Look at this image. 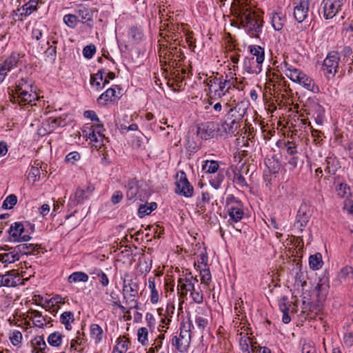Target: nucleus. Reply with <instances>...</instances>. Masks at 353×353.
I'll return each instance as SVG.
<instances>
[{"label": "nucleus", "mask_w": 353, "mask_h": 353, "mask_svg": "<svg viewBox=\"0 0 353 353\" xmlns=\"http://www.w3.org/2000/svg\"><path fill=\"white\" fill-rule=\"evenodd\" d=\"M139 283L136 276L125 273L123 277L122 294L125 303L129 305V310L138 309Z\"/></svg>", "instance_id": "f257e3e1"}, {"label": "nucleus", "mask_w": 353, "mask_h": 353, "mask_svg": "<svg viewBox=\"0 0 353 353\" xmlns=\"http://www.w3.org/2000/svg\"><path fill=\"white\" fill-rule=\"evenodd\" d=\"M283 67L285 75L293 82H295L305 90L313 93H318L320 91L319 87L315 83L314 81L301 70L296 68L293 65L284 61Z\"/></svg>", "instance_id": "f03ea898"}, {"label": "nucleus", "mask_w": 353, "mask_h": 353, "mask_svg": "<svg viewBox=\"0 0 353 353\" xmlns=\"http://www.w3.org/2000/svg\"><path fill=\"white\" fill-rule=\"evenodd\" d=\"M241 23L253 37H259L262 31L263 20L259 15L247 8H243L239 14Z\"/></svg>", "instance_id": "7ed1b4c3"}, {"label": "nucleus", "mask_w": 353, "mask_h": 353, "mask_svg": "<svg viewBox=\"0 0 353 353\" xmlns=\"http://www.w3.org/2000/svg\"><path fill=\"white\" fill-rule=\"evenodd\" d=\"M37 99L38 96L36 92L33 91L31 82L22 78L16 86L15 93L12 95L11 101L22 106L31 104Z\"/></svg>", "instance_id": "20e7f679"}, {"label": "nucleus", "mask_w": 353, "mask_h": 353, "mask_svg": "<svg viewBox=\"0 0 353 353\" xmlns=\"http://www.w3.org/2000/svg\"><path fill=\"white\" fill-rule=\"evenodd\" d=\"M236 81V78L232 77L229 78L228 75L223 78V76L221 75L220 81L212 86V91L210 93L215 98H221L225 96L230 89L235 88Z\"/></svg>", "instance_id": "39448f33"}, {"label": "nucleus", "mask_w": 353, "mask_h": 353, "mask_svg": "<svg viewBox=\"0 0 353 353\" xmlns=\"http://www.w3.org/2000/svg\"><path fill=\"white\" fill-rule=\"evenodd\" d=\"M340 60V54L336 51L330 52L327 54L323 61V70L325 72L327 77H329V75L334 77L338 72V69H343V67L339 65Z\"/></svg>", "instance_id": "423d86ee"}, {"label": "nucleus", "mask_w": 353, "mask_h": 353, "mask_svg": "<svg viewBox=\"0 0 353 353\" xmlns=\"http://www.w3.org/2000/svg\"><path fill=\"white\" fill-rule=\"evenodd\" d=\"M185 325L181 327L179 335L174 336L172 339V345L179 352H185L189 347L191 341V333L190 327L183 329Z\"/></svg>", "instance_id": "0eeeda50"}, {"label": "nucleus", "mask_w": 353, "mask_h": 353, "mask_svg": "<svg viewBox=\"0 0 353 353\" xmlns=\"http://www.w3.org/2000/svg\"><path fill=\"white\" fill-rule=\"evenodd\" d=\"M196 276H193L190 272L179 277L177 281L176 290L181 299L186 298L194 283H197Z\"/></svg>", "instance_id": "6e6552de"}, {"label": "nucleus", "mask_w": 353, "mask_h": 353, "mask_svg": "<svg viewBox=\"0 0 353 353\" xmlns=\"http://www.w3.org/2000/svg\"><path fill=\"white\" fill-rule=\"evenodd\" d=\"M29 279L22 280L17 270H12L7 272L4 274H0V288H14L19 285H24L23 281H28Z\"/></svg>", "instance_id": "1a4fd4ad"}, {"label": "nucleus", "mask_w": 353, "mask_h": 353, "mask_svg": "<svg viewBox=\"0 0 353 353\" xmlns=\"http://www.w3.org/2000/svg\"><path fill=\"white\" fill-rule=\"evenodd\" d=\"M218 123L208 121L202 123L197 126L196 134L202 139L208 140L218 135Z\"/></svg>", "instance_id": "9d476101"}, {"label": "nucleus", "mask_w": 353, "mask_h": 353, "mask_svg": "<svg viewBox=\"0 0 353 353\" xmlns=\"http://www.w3.org/2000/svg\"><path fill=\"white\" fill-rule=\"evenodd\" d=\"M65 123V120H63L61 117H50L43 121L41 125L37 130L38 134L41 137L45 136L46 134L52 132L58 127H63Z\"/></svg>", "instance_id": "9b49d317"}, {"label": "nucleus", "mask_w": 353, "mask_h": 353, "mask_svg": "<svg viewBox=\"0 0 353 353\" xmlns=\"http://www.w3.org/2000/svg\"><path fill=\"white\" fill-rule=\"evenodd\" d=\"M24 227L21 223L15 222L12 224L9 230V239L13 242L28 241L31 237L30 235L23 234Z\"/></svg>", "instance_id": "f8f14e48"}, {"label": "nucleus", "mask_w": 353, "mask_h": 353, "mask_svg": "<svg viewBox=\"0 0 353 353\" xmlns=\"http://www.w3.org/2000/svg\"><path fill=\"white\" fill-rule=\"evenodd\" d=\"M323 16L326 19H332L341 10L343 0H323Z\"/></svg>", "instance_id": "ddd939ff"}, {"label": "nucleus", "mask_w": 353, "mask_h": 353, "mask_svg": "<svg viewBox=\"0 0 353 353\" xmlns=\"http://www.w3.org/2000/svg\"><path fill=\"white\" fill-rule=\"evenodd\" d=\"M39 0H29L21 7L14 10V15L16 20L23 21L27 17L30 15L33 12L37 10V6Z\"/></svg>", "instance_id": "4468645a"}, {"label": "nucleus", "mask_w": 353, "mask_h": 353, "mask_svg": "<svg viewBox=\"0 0 353 353\" xmlns=\"http://www.w3.org/2000/svg\"><path fill=\"white\" fill-rule=\"evenodd\" d=\"M176 193L185 197H190L193 194V187L188 181L183 172H181L179 178L176 181Z\"/></svg>", "instance_id": "2eb2a0df"}, {"label": "nucleus", "mask_w": 353, "mask_h": 353, "mask_svg": "<svg viewBox=\"0 0 353 353\" xmlns=\"http://www.w3.org/2000/svg\"><path fill=\"white\" fill-rule=\"evenodd\" d=\"M165 8H162L161 7H160L159 14L161 15L160 17L162 19L161 27L167 28L168 32H172L174 34H175L174 31L179 30V25L178 23H174L176 20L174 18L173 15L168 16V14L167 13H165ZM174 41L178 39V37L176 34L174 35Z\"/></svg>", "instance_id": "dca6fc26"}, {"label": "nucleus", "mask_w": 353, "mask_h": 353, "mask_svg": "<svg viewBox=\"0 0 353 353\" xmlns=\"http://www.w3.org/2000/svg\"><path fill=\"white\" fill-rule=\"evenodd\" d=\"M311 214L306 205H301L298 210L296 220L294 223V228L302 232L303 228L307 225Z\"/></svg>", "instance_id": "f3484780"}, {"label": "nucleus", "mask_w": 353, "mask_h": 353, "mask_svg": "<svg viewBox=\"0 0 353 353\" xmlns=\"http://www.w3.org/2000/svg\"><path fill=\"white\" fill-rule=\"evenodd\" d=\"M247 110L246 105L241 102L236 104L234 108H230L227 113L228 120L232 121L239 125V121L243 119Z\"/></svg>", "instance_id": "a211bd4d"}, {"label": "nucleus", "mask_w": 353, "mask_h": 353, "mask_svg": "<svg viewBox=\"0 0 353 353\" xmlns=\"http://www.w3.org/2000/svg\"><path fill=\"white\" fill-rule=\"evenodd\" d=\"M125 187L128 200L137 201L139 197V193L141 187L139 181L136 178L130 179L127 181Z\"/></svg>", "instance_id": "6ab92c4d"}, {"label": "nucleus", "mask_w": 353, "mask_h": 353, "mask_svg": "<svg viewBox=\"0 0 353 353\" xmlns=\"http://www.w3.org/2000/svg\"><path fill=\"white\" fill-rule=\"evenodd\" d=\"M309 1L300 0L299 3L294 8V16L295 19L299 22H303L307 16L309 10Z\"/></svg>", "instance_id": "aec40b11"}, {"label": "nucleus", "mask_w": 353, "mask_h": 353, "mask_svg": "<svg viewBox=\"0 0 353 353\" xmlns=\"http://www.w3.org/2000/svg\"><path fill=\"white\" fill-rule=\"evenodd\" d=\"M230 220L236 223L241 221L243 216L244 212L242 205L239 201H235L228 206V209Z\"/></svg>", "instance_id": "412c9836"}, {"label": "nucleus", "mask_w": 353, "mask_h": 353, "mask_svg": "<svg viewBox=\"0 0 353 353\" xmlns=\"http://www.w3.org/2000/svg\"><path fill=\"white\" fill-rule=\"evenodd\" d=\"M5 251H8V252L0 253V261L3 263H14L20 259V256L17 252H16V248H9L6 246V248H2Z\"/></svg>", "instance_id": "4be33fe9"}, {"label": "nucleus", "mask_w": 353, "mask_h": 353, "mask_svg": "<svg viewBox=\"0 0 353 353\" xmlns=\"http://www.w3.org/2000/svg\"><path fill=\"white\" fill-rule=\"evenodd\" d=\"M239 125L226 117L225 121L221 123H218V135L223 137L228 134H232L238 128Z\"/></svg>", "instance_id": "5701e85b"}, {"label": "nucleus", "mask_w": 353, "mask_h": 353, "mask_svg": "<svg viewBox=\"0 0 353 353\" xmlns=\"http://www.w3.org/2000/svg\"><path fill=\"white\" fill-rule=\"evenodd\" d=\"M243 68L248 74H259L262 70V63H259L252 57H245L243 61Z\"/></svg>", "instance_id": "b1692460"}, {"label": "nucleus", "mask_w": 353, "mask_h": 353, "mask_svg": "<svg viewBox=\"0 0 353 353\" xmlns=\"http://www.w3.org/2000/svg\"><path fill=\"white\" fill-rule=\"evenodd\" d=\"M170 46L169 48L166 47L165 48L161 50L160 51V59L161 62H164L165 64H168L171 67H175L177 65V63L175 61L174 54L172 49H171Z\"/></svg>", "instance_id": "393cba45"}, {"label": "nucleus", "mask_w": 353, "mask_h": 353, "mask_svg": "<svg viewBox=\"0 0 353 353\" xmlns=\"http://www.w3.org/2000/svg\"><path fill=\"white\" fill-rule=\"evenodd\" d=\"M116 88L120 91V89L117 85H115L114 88L112 87L108 89L105 92L99 96L97 99L98 103L101 105H105L108 101H112L116 98H119L120 92L117 94Z\"/></svg>", "instance_id": "a878e982"}, {"label": "nucleus", "mask_w": 353, "mask_h": 353, "mask_svg": "<svg viewBox=\"0 0 353 353\" xmlns=\"http://www.w3.org/2000/svg\"><path fill=\"white\" fill-rule=\"evenodd\" d=\"M285 21V14L281 12H273L271 15L272 25L275 30L279 31L282 30Z\"/></svg>", "instance_id": "bb28decb"}, {"label": "nucleus", "mask_w": 353, "mask_h": 353, "mask_svg": "<svg viewBox=\"0 0 353 353\" xmlns=\"http://www.w3.org/2000/svg\"><path fill=\"white\" fill-rule=\"evenodd\" d=\"M90 338L94 341L96 344L100 343L103 337L104 333L102 327L98 324H92L90 327Z\"/></svg>", "instance_id": "cd10ccee"}, {"label": "nucleus", "mask_w": 353, "mask_h": 353, "mask_svg": "<svg viewBox=\"0 0 353 353\" xmlns=\"http://www.w3.org/2000/svg\"><path fill=\"white\" fill-rule=\"evenodd\" d=\"M19 61V54L17 53H12L10 56L7 58L0 66L5 69L8 73L9 71L17 67Z\"/></svg>", "instance_id": "c85d7f7f"}, {"label": "nucleus", "mask_w": 353, "mask_h": 353, "mask_svg": "<svg viewBox=\"0 0 353 353\" xmlns=\"http://www.w3.org/2000/svg\"><path fill=\"white\" fill-rule=\"evenodd\" d=\"M225 170L221 169L216 174H212L209 178L210 185L216 190H218L225 179Z\"/></svg>", "instance_id": "c756f323"}, {"label": "nucleus", "mask_w": 353, "mask_h": 353, "mask_svg": "<svg viewBox=\"0 0 353 353\" xmlns=\"http://www.w3.org/2000/svg\"><path fill=\"white\" fill-rule=\"evenodd\" d=\"M78 18H81L82 23L90 24L92 21V11L83 6H79L76 11Z\"/></svg>", "instance_id": "7c9ffc66"}, {"label": "nucleus", "mask_w": 353, "mask_h": 353, "mask_svg": "<svg viewBox=\"0 0 353 353\" xmlns=\"http://www.w3.org/2000/svg\"><path fill=\"white\" fill-rule=\"evenodd\" d=\"M202 170L205 174H216L221 170L219 162L214 160H205L203 162Z\"/></svg>", "instance_id": "2f4dec72"}, {"label": "nucleus", "mask_w": 353, "mask_h": 353, "mask_svg": "<svg viewBox=\"0 0 353 353\" xmlns=\"http://www.w3.org/2000/svg\"><path fill=\"white\" fill-rule=\"evenodd\" d=\"M250 52L252 58L256 59L259 63H263L265 59L264 49L259 46H250Z\"/></svg>", "instance_id": "473e14b6"}, {"label": "nucleus", "mask_w": 353, "mask_h": 353, "mask_svg": "<svg viewBox=\"0 0 353 353\" xmlns=\"http://www.w3.org/2000/svg\"><path fill=\"white\" fill-rule=\"evenodd\" d=\"M239 344L243 353H250L253 349L257 350L259 346L252 344V340L249 336H243L241 338Z\"/></svg>", "instance_id": "72a5a7b5"}, {"label": "nucleus", "mask_w": 353, "mask_h": 353, "mask_svg": "<svg viewBox=\"0 0 353 353\" xmlns=\"http://www.w3.org/2000/svg\"><path fill=\"white\" fill-rule=\"evenodd\" d=\"M38 245L32 243H23L19 244L15 247L16 252H18L19 256L23 254H30L37 248Z\"/></svg>", "instance_id": "f704fd0d"}, {"label": "nucleus", "mask_w": 353, "mask_h": 353, "mask_svg": "<svg viewBox=\"0 0 353 353\" xmlns=\"http://www.w3.org/2000/svg\"><path fill=\"white\" fill-rule=\"evenodd\" d=\"M148 288L151 290V294H150L151 303L153 304L157 303L159 300V292L156 288L154 277L150 276L148 278Z\"/></svg>", "instance_id": "c9c22d12"}, {"label": "nucleus", "mask_w": 353, "mask_h": 353, "mask_svg": "<svg viewBox=\"0 0 353 353\" xmlns=\"http://www.w3.org/2000/svg\"><path fill=\"white\" fill-rule=\"evenodd\" d=\"M103 71L99 70L95 74L91 75L90 77V85L97 91H99L103 89Z\"/></svg>", "instance_id": "e433bc0d"}, {"label": "nucleus", "mask_w": 353, "mask_h": 353, "mask_svg": "<svg viewBox=\"0 0 353 353\" xmlns=\"http://www.w3.org/2000/svg\"><path fill=\"white\" fill-rule=\"evenodd\" d=\"M88 281V276L83 272H75L71 274L68 278V281L70 283L78 282H87Z\"/></svg>", "instance_id": "4c0bfd02"}, {"label": "nucleus", "mask_w": 353, "mask_h": 353, "mask_svg": "<svg viewBox=\"0 0 353 353\" xmlns=\"http://www.w3.org/2000/svg\"><path fill=\"white\" fill-rule=\"evenodd\" d=\"M74 320V314L72 312H64L61 314L60 321L63 325H64L65 328L68 330H70L72 329L70 322H73Z\"/></svg>", "instance_id": "58836bf2"}, {"label": "nucleus", "mask_w": 353, "mask_h": 353, "mask_svg": "<svg viewBox=\"0 0 353 353\" xmlns=\"http://www.w3.org/2000/svg\"><path fill=\"white\" fill-rule=\"evenodd\" d=\"M85 136L90 140L96 148H101L103 145V140L105 139L104 135H99L97 133L90 132Z\"/></svg>", "instance_id": "ea45409f"}, {"label": "nucleus", "mask_w": 353, "mask_h": 353, "mask_svg": "<svg viewBox=\"0 0 353 353\" xmlns=\"http://www.w3.org/2000/svg\"><path fill=\"white\" fill-rule=\"evenodd\" d=\"M309 265L312 270H319L323 265L321 254L316 253L311 255L309 258Z\"/></svg>", "instance_id": "a19ab883"}, {"label": "nucleus", "mask_w": 353, "mask_h": 353, "mask_svg": "<svg viewBox=\"0 0 353 353\" xmlns=\"http://www.w3.org/2000/svg\"><path fill=\"white\" fill-rule=\"evenodd\" d=\"M287 298L283 297L279 303V307L281 311L283 312L282 321L285 324H288L290 322L291 318L288 314L289 308L286 305Z\"/></svg>", "instance_id": "79ce46f5"}, {"label": "nucleus", "mask_w": 353, "mask_h": 353, "mask_svg": "<svg viewBox=\"0 0 353 353\" xmlns=\"http://www.w3.org/2000/svg\"><path fill=\"white\" fill-rule=\"evenodd\" d=\"M157 207V205L154 202H152L148 205H141L138 210V214L140 217H143L150 214Z\"/></svg>", "instance_id": "37998d69"}, {"label": "nucleus", "mask_w": 353, "mask_h": 353, "mask_svg": "<svg viewBox=\"0 0 353 353\" xmlns=\"http://www.w3.org/2000/svg\"><path fill=\"white\" fill-rule=\"evenodd\" d=\"M86 192L83 189H77L73 196L70 199V203L73 205H77L78 203H81L85 198L87 197L85 195Z\"/></svg>", "instance_id": "c03bdc74"}, {"label": "nucleus", "mask_w": 353, "mask_h": 353, "mask_svg": "<svg viewBox=\"0 0 353 353\" xmlns=\"http://www.w3.org/2000/svg\"><path fill=\"white\" fill-rule=\"evenodd\" d=\"M344 57L341 63H347V67L345 68L347 70V73L350 74L352 72L353 69V59L349 56L352 54V50L350 48H345L343 50Z\"/></svg>", "instance_id": "a18cd8bd"}, {"label": "nucleus", "mask_w": 353, "mask_h": 353, "mask_svg": "<svg viewBox=\"0 0 353 353\" xmlns=\"http://www.w3.org/2000/svg\"><path fill=\"white\" fill-rule=\"evenodd\" d=\"M32 345L37 351V353H44L43 351L47 347V345L43 337L41 336L34 339L32 341Z\"/></svg>", "instance_id": "49530a36"}, {"label": "nucleus", "mask_w": 353, "mask_h": 353, "mask_svg": "<svg viewBox=\"0 0 353 353\" xmlns=\"http://www.w3.org/2000/svg\"><path fill=\"white\" fill-rule=\"evenodd\" d=\"M62 337L60 332H54L48 336V342L53 347H59L62 343Z\"/></svg>", "instance_id": "de8ad7c7"}, {"label": "nucleus", "mask_w": 353, "mask_h": 353, "mask_svg": "<svg viewBox=\"0 0 353 353\" xmlns=\"http://www.w3.org/2000/svg\"><path fill=\"white\" fill-rule=\"evenodd\" d=\"M326 170L330 174H334L338 168V162L333 157H327L326 160Z\"/></svg>", "instance_id": "09e8293b"}, {"label": "nucleus", "mask_w": 353, "mask_h": 353, "mask_svg": "<svg viewBox=\"0 0 353 353\" xmlns=\"http://www.w3.org/2000/svg\"><path fill=\"white\" fill-rule=\"evenodd\" d=\"M23 339L22 334L19 330H14L10 333L9 339L14 346H19Z\"/></svg>", "instance_id": "8fccbe9b"}, {"label": "nucleus", "mask_w": 353, "mask_h": 353, "mask_svg": "<svg viewBox=\"0 0 353 353\" xmlns=\"http://www.w3.org/2000/svg\"><path fill=\"white\" fill-rule=\"evenodd\" d=\"M199 268H200L199 271L201 283H203L205 285H208L210 281H211V274L210 269L208 267H204L201 268L199 265Z\"/></svg>", "instance_id": "3c124183"}, {"label": "nucleus", "mask_w": 353, "mask_h": 353, "mask_svg": "<svg viewBox=\"0 0 353 353\" xmlns=\"http://www.w3.org/2000/svg\"><path fill=\"white\" fill-rule=\"evenodd\" d=\"M30 314H31V319L35 323L37 326L43 327L45 325L46 319L42 316L41 312H39L37 310H34V311L31 312Z\"/></svg>", "instance_id": "603ef678"}, {"label": "nucleus", "mask_w": 353, "mask_h": 353, "mask_svg": "<svg viewBox=\"0 0 353 353\" xmlns=\"http://www.w3.org/2000/svg\"><path fill=\"white\" fill-rule=\"evenodd\" d=\"M210 200V194L207 192H203L201 194L200 198L197 199L196 206L201 210V211L205 210V204L209 203Z\"/></svg>", "instance_id": "864d4df0"}, {"label": "nucleus", "mask_w": 353, "mask_h": 353, "mask_svg": "<svg viewBox=\"0 0 353 353\" xmlns=\"http://www.w3.org/2000/svg\"><path fill=\"white\" fill-rule=\"evenodd\" d=\"M63 21L68 27L74 28L78 23V17L75 14H66L63 17Z\"/></svg>", "instance_id": "5fc2aeb1"}, {"label": "nucleus", "mask_w": 353, "mask_h": 353, "mask_svg": "<svg viewBox=\"0 0 353 353\" xmlns=\"http://www.w3.org/2000/svg\"><path fill=\"white\" fill-rule=\"evenodd\" d=\"M17 202V197L14 194H10L3 201L2 207L5 209H12Z\"/></svg>", "instance_id": "6e6d98bb"}, {"label": "nucleus", "mask_w": 353, "mask_h": 353, "mask_svg": "<svg viewBox=\"0 0 353 353\" xmlns=\"http://www.w3.org/2000/svg\"><path fill=\"white\" fill-rule=\"evenodd\" d=\"M203 297L204 294L203 291L200 289V287H197L196 291L190 294V298L195 303L197 304L203 303Z\"/></svg>", "instance_id": "4d7b16f0"}, {"label": "nucleus", "mask_w": 353, "mask_h": 353, "mask_svg": "<svg viewBox=\"0 0 353 353\" xmlns=\"http://www.w3.org/2000/svg\"><path fill=\"white\" fill-rule=\"evenodd\" d=\"M148 330L146 327H141L138 330L137 336L138 341L143 345H146L148 342Z\"/></svg>", "instance_id": "13d9d810"}, {"label": "nucleus", "mask_w": 353, "mask_h": 353, "mask_svg": "<svg viewBox=\"0 0 353 353\" xmlns=\"http://www.w3.org/2000/svg\"><path fill=\"white\" fill-rule=\"evenodd\" d=\"M352 276L353 268L348 265L343 268L339 274V277L341 280H345L346 279L352 277Z\"/></svg>", "instance_id": "bf43d9fd"}, {"label": "nucleus", "mask_w": 353, "mask_h": 353, "mask_svg": "<svg viewBox=\"0 0 353 353\" xmlns=\"http://www.w3.org/2000/svg\"><path fill=\"white\" fill-rule=\"evenodd\" d=\"M195 323L199 330H203L207 327L208 320L206 317L198 314L195 317Z\"/></svg>", "instance_id": "052dcab7"}, {"label": "nucleus", "mask_w": 353, "mask_h": 353, "mask_svg": "<svg viewBox=\"0 0 353 353\" xmlns=\"http://www.w3.org/2000/svg\"><path fill=\"white\" fill-rule=\"evenodd\" d=\"M45 30L46 27L44 26H39L34 28L32 31V37L37 41L41 39Z\"/></svg>", "instance_id": "680f3d73"}, {"label": "nucleus", "mask_w": 353, "mask_h": 353, "mask_svg": "<svg viewBox=\"0 0 353 353\" xmlns=\"http://www.w3.org/2000/svg\"><path fill=\"white\" fill-rule=\"evenodd\" d=\"M96 52V47L93 44H90L84 47L83 50V55L87 59H91Z\"/></svg>", "instance_id": "e2e57ef3"}, {"label": "nucleus", "mask_w": 353, "mask_h": 353, "mask_svg": "<svg viewBox=\"0 0 353 353\" xmlns=\"http://www.w3.org/2000/svg\"><path fill=\"white\" fill-rule=\"evenodd\" d=\"M234 182L241 188L248 187L245 179L240 172L234 174Z\"/></svg>", "instance_id": "0e129e2a"}, {"label": "nucleus", "mask_w": 353, "mask_h": 353, "mask_svg": "<svg viewBox=\"0 0 353 353\" xmlns=\"http://www.w3.org/2000/svg\"><path fill=\"white\" fill-rule=\"evenodd\" d=\"M80 159V154L77 152H70L65 157V161L74 164L77 161Z\"/></svg>", "instance_id": "69168bd1"}, {"label": "nucleus", "mask_w": 353, "mask_h": 353, "mask_svg": "<svg viewBox=\"0 0 353 353\" xmlns=\"http://www.w3.org/2000/svg\"><path fill=\"white\" fill-rule=\"evenodd\" d=\"M171 49L174 51L175 61H181L185 58V56L181 48H179L177 46H171Z\"/></svg>", "instance_id": "338daca9"}, {"label": "nucleus", "mask_w": 353, "mask_h": 353, "mask_svg": "<svg viewBox=\"0 0 353 353\" xmlns=\"http://www.w3.org/2000/svg\"><path fill=\"white\" fill-rule=\"evenodd\" d=\"M39 176L40 170L39 168L36 167H32L28 174L29 179H32L33 181H36L39 179Z\"/></svg>", "instance_id": "774afa93"}]
</instances>
